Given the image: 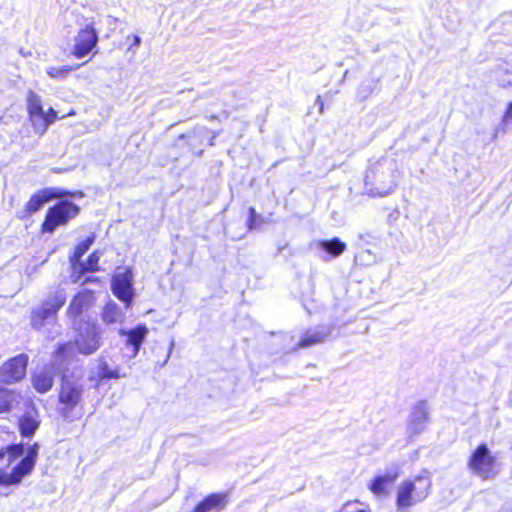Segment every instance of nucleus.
<instances>
[{"instance_id":"nucleus-6","label":"nucleus","mask_w":512,"mask_h":512,"mask_svg":"<svg viewBox=\"0 0 512 512\" xmlns=\"http://www.w3.org/2000/svg\"><path fill=\"white\" fill-rule=\"evenodd\" d=\"M39 445L33 444L29 446L26 455L13 467L11 472H4L0 470V484L1 485H15L22 481V479L29 475L35 467L38 456Z\"/></svg>"},{"instance_id":"nucleus-39","label":"nucleus","mask_w":512,"mask_h":512,"mask_svg":"<svg viewBox=\"0 0 512 512\" xmlns=\"http://www.w3.org/2000/svg\"><path fill=\"white\" fill-rule=\"evenodd\" d=\"M213 140H215V137H212V139H210V145H213Z\"/></svg>"},{"instance_id":"nucleus-30","label":"nucleus","mask_w":512,"mask_h":512,"mask_svg":"<svg viewBox=\"0 0 512 512\" xmlns=\"http://www.w3.org/2000/svg\"><path fill=\"white\" fill-rule=\"evenodd\" d=\"M100 379H117L120 377L117 370L110 369L106 362L101 361L97 371Z\"/></svg>"},{"instance_id":"nucleus-21","label":"nucleus","mask_w":512,"mask_h":512,"mask_svg":"<svg viewBox=\"0 0 512 512\" xmlns=\"http://www.w3.org/2000/svg\"><path fill=\"white\" fill-rule=\"evenodd\" d=\"M121 335H127V343L134 348L133 355L136 356L142 342L146 338L148 334V328L145 325H139L133 329H131L129 332H126L125 330L120 331Z\"/></svg>"},{"instance_id":"nucleus-35","label":"nucleus","mask_w":512,"mask_h":512,"mask_svg":"<svg viewBox=\"0 0 512 512\" xmlns=\"http://www.w3.org/2000/svg\"><path fill=\"white\" fill-rule=\"evenodd\" d=\"M249 213H250V218H256L257 215H256V211L253 207H250L249 208Z\"/></svg>"},{"instance_id":"nucleus-10","label":"nucleus","mask_w":512,"mask_h":512,"mask_svg":"<svg viewBox=\"0 0 512 512\" xmlns=\"http://www.w3.org/2000/svg\"><path fill=\"white\" fill-rule=\"evenodd\" d=\"M101 329L93 324L86 323L83 332L76 339V346L80 353L90 355L100 347Z\"/></svg>"},{"instance_id":"nucleus-34","label":"nucleus","mask_w":512,"mask_h":512,"mask_svg":"<svg viewBox=\"0 0 512 512\" xmlns=\"http://www.w3.org/2000/svg\"><path fill=\"white\" fill-rule=\"evenodd\" d=\"M256 227V218L249 219V229H254Z\"/></svg>"},{"instance_id":"nucleus-13","label":"nucleus","mask_w":512,"mask_h":512,"mask_svg":"<svg viewBox=\"0 0 512 512\" xmlns=\"http://www.w3.org/2000/svg\"><path fill=\"white\" fill-rule=\"evenodd\" d=\"M399 475V465L393 464L386 469L383 475L376 476L369 484V488L372 493L377 496L386 495L388 487L399 477Z\"/></svg>"},{"instance_id":"nucleus-4","label":"nucleus","mask_w":512,"mask_h":512,"mask_svg":"<svg viewBox=\"0 0 512 512\" xmlns=\"http://www.w3.org/2000/svg\"><path fill=\"white\" fill-rule=\"evenodd\" d=\"M72 351L73 346L70 343L60 345L54 355L53 365L39 369L33 374L32 384L37 392L46 393L52 388L56 371L62 370L64 360Z\"/></svg>"},{"instance_id":"nucleus-8","label":"nucleus","mask_w":512,"mask_h":512,"mask_svg":"<svg viewBox=\"0 0 512 512\" xmlns=\"http://www.w3.org/2000/svg\"><path fill=\"white\" fill-rule=\"evenodd\" d=\"M495 458L491 455L486 444L479 445L472 453L468 467L480 478L488 479L491 476Z\"/></svg>"},{"instance_id":"nucleus-37","label":"nucleus","mask_w":512,"mask_h":512,"mask_svg":"<svg viewBox=\"0 0 512 512\" xmlns=\"http://www.w3.org/2000/svg\"><path fill=\"white\" fill-rule=\"evenodd\" d=\"M213 140H215V137H212V139H210V145H213Z\"/></svg>"},{"instance_id":"nucleus-14","label":"nucleus","mask_w":512,"mask_h":512,"mask_svg":"<svg viewBox=\"0 0 512 512\" xmlns=\"http://www.w3.org/2000/svg\"><path fill=\"white\" fill-rule=\"evenodd\" d=\"M67 195V192L58 190L55 188H46L43 190H40L36 193H34L30 200L27 203V211L32 214L36 213L41 209V207L49 202L52 199L55 198H61L63 196Z\"/></svg>"},{"instance_id":"nucleus-3","label":"nucleus","mask_w":512,"mask_h":512,"mask_svg":"<svg viewBox=\"0 0 512 512\" xmlns=\"http://www.w3.org/2000/svg\"><path fill=\"white\" fill-rule=\"evenodd\" d=\"M66 302V291L57 288L50 292L47 298L31 311V326L41 330L45 325L53 323L57 319V313Z\"/></svg>"},{"instance_id":"nucleus-31","label":"nucleus","mask_w":512,"mask_h":512,"mask_svg":"<svg viewBox=\"0 0 512 512\" xmlns=\"http://www.w3.org/2000/svg\"><path fill=\"white\" fill-rule=\"evenodd\" d=\"M510 122H512V102L509 104V106L503 116V123L505 125H508Z\"/></svg>"},{"instance_id":"nucleus-15","label":"nucleus","mask_w":512,"mask_h":512,"mask_svg":"<svg viewBox=\"0 0 512 512\" xmlns=\"http://www.w3.org/2000/svg\"><path fill=\"white\" fill-rule=\"evenodd\" d=\"M427 422V404L425 402H420L414 407L410 415L407 432L411 435H418L425 429Z\"/></svg>"},{"instance_id":"nucleus-7","label":"nucleus","mask_w":512,"mask_h":512,"mask_svg":"<svg viewBox=\"0 0 512 512\" xmlns=\"http://www.w3.org/2000/svg\"><path fill=\"white\" fill-rule=\"evenodd\" d=\"M382 167L381 163H378L371 167L365 177V189L368 195L371 196H386L393 192L397 186L396 177L393 171L389 170V180L386 182L383 178L384 171L378 174L379 168Z\"/></svg>"},{"instance_id":"nucleus-17","label":"nucleus","mask_w":512,"mask_h":512,"mask_svg":"<svg viewBox=\"0 0 512 512\" xmlns=\"http://www.w3.org/2000/svg\"><path fill=\"white\" fill-rule=\"evenodd\" d=\"M331 333L332 328L330 326H319L316 329H310L303 335L298 347L307 348L323 343L330 337Z\"/></svg>"},{"instance_id":"nucleus-36","label":"nucleus","mask_w":512,"mask_h":512,"mask_svg":"<svg viewBox=\"0 0 512 512\" xmlns=\"http://www.w3.org/2000/svg\"><path fill=\"white\" fill-rule=\"evenodd\" d=\"M316 102H318V103L321 102V97L320 96L317 97Z\"/></svg>"},{"instance_id":"nucleus-19","label":"nucleus","mask_w":512,"mask_h":512,"mask_svg":"<svg viewBox=\"0 0 512 512\" xmlns=\"http://www.w3.org/2000/svg\"><path fill=\"white\" fill-rule=\"evenodd\" d=\"M226 504L227 500L225 494L213 493L198 503L193 512H209L215 509H222Z\"/></svg>"},{"instance_id":"nucleus-27","label":"nucleus","mask_w":512,"mask_h":512,"mask_svg":"<svg viewBox=\"0 0 512 512\" xmlns=\"http://www.w3.org/2000/svg\"><path fill=\"white\" fill-rule=\"evenodd\" d=\"M78 67H79V65H76V66L65 65V66H58V67L50 66L46 69V73L51 78L63 80L69 75L70 72L74 71Z\"/></svg>"},{"instance_id":"nucleus-9","label":"nucleus","mask_w":512,"mask_h":512,"mask_svg":"<svg viewBox=\"0 0 512 512\" xmlns=\"http://www.w3.org/2000/svg\"><path fill=\"white\" fill-rule=\"evenodd\" d=\"M132 282L133 275L130 269H126L123 272H118L112 278L111 288L113 294L119 300L124 302L126 309L130 308L132 299L134 297Z\"/></svg>"},{"instance_id":"nucleus-23","label":"nucleus","mask_w":512,"mask_h":512,"mask_svg":"<svg viewBox=\"0 0 512 512\" xmlns=\"http://www.w3.org/2000/svg\"><path fill=\"white\" fill-rule=\"evenodd\" d=\"M93 242H94L93 235L87 237L84 241L80 242L76 246L73 255L70 257V261H71L72 268H73V275H72L73 282L79 281V276H76L77 270H78L77 263L80 261L81 257L87 252V250L90 248V246L93 244Z\"/></svg>"},{"instance_id":"nucleus-32","label":"nucleus","mask_w":512,"mask_h":512,"mask_svg":"<svg viewBox=\"0 0 512 512\" xmlns=\"http://www.w3.org/2000/svg\"><path fill=\"white\" fill-rule=\"evenodd\" d=\"M173 347H174V340H172V341L170 342L169 350H168V354H167V356H166V359H165V361H164V364H166V363H167V361H168V359L170 358V355H171V352H172V350H173Z\"/></svg>"},{"instance_id":"nucleus-2","label":"nucleus","mask_w":512,"mask_h":512,"mask_svg":"<svg viewBox=\"0 0 512 512\" xmlns=\"http://www.w3.org/2000/svg\"><path fill=\"white\" fill-rule=\"evenodd\" d=\"M432 480L427 472L401 482L397 487V511L408 508L424 501L430 493Z\"/></svg>"},{"instance_id":"nucleus-11","label":"nucleus","mask_w":512,"mask_h":512,"mask_svg":"<svg viewBox=\"0 0 512 512\" xmlns=\"http://www.w3.org/2000/svg\"><path fill=\"white\" fill-rule=\"evenodd\" d=\"M27 364L28 356L25 354H20L5 362L0 369L2 380L6 383L20 381L26 374Z\"/></svg>"},{"instance_id":"nucleus-33","label":"nucleus","mask_w":512,"mask_h":512,"mask_svg":"<svg viewBox=\"0 0 512 512\" xmlns=\"http://www.w3.org/2000/svg\"><path fill=\"white\" fill-rule=\"evenodd\" d=\"M140 43H141V38L137 35H134L132 46H139Z\"/></svg>"},{"instance_id":"nucleus-29","label":"nucleus","mask_w":512,"mask_h":512,"mask_svg":"<svg viewBox=\"0 0 512 512\" xmlns=\"http://www.w3.org/2000/svg\"><path fill=\"white\" fill-rule=\"evenodd\" d=\"M57 119V112L53 108H49L46 112L43 111L42 115L40 116V123L44 125L43 130H34L37 134L43 135L48 127L53 124Z\"/></svg>"},{"instance_id":"nucleus-12","label":"nucleus","mask_w":512,"mask_h":512,"mask_svg":"<svg viewBox=\"0 0 512 512\" xmlns=\"http://www.w3.org/2000/svg\"><path fill=\"white\" fill-rule=\"evenodd\" d=\"M98 42V36L92 25H86L82 28L74 39L73 54L77 58H82L89 54Z\"/></svg>"},{"instance_id":"nucleus-1","label":"nucleus","mask_w":512,"mask_h":512,"mask_svg":"<svg viewBox=\"0 0 512 512\" xmlns=\"http://www.w3.org/2000/svg\"><path fill=\"white\" fill-rule=\"evenodd\" d=\"M84 386L81 382V376L69 377L66 370L63 371L62 381L59 390L60 415L69 421H74L81 416V408Z\"/></svg>"},{"instance_id":"nucleus-28","label":"nucleus","mask_w":512,"mask_h":512,"mask_svg":"<svg viewBox=\"0 0 512 512\" xmlns=\"http://www.w3.org/2000/svg\"><path fill=\"white\" fill-rule=\"evenodd\" d=\"M100 256L98 252H93L89 255L88 260L86 263L79 261L77 263L78 270L77 273H79V277L82 273L88 272V271H97L98 270V262H99Z\"/></svg>"},{"instance_id":"nucleus-26","label":"nucleus","mask_w":512,"mask_h":512,"mask_svg":"<svg viewBox=\"0 0 512 512\" xmlns=\"http://www.w3.org/2000/svg\"><path fill=\"white\" fill-rule=\"evenodd\" d=\"M24 454V447L22 444L9 445L0 450V460L7 457V465H11L16 459Z\"/></svg>"},{"instance_id":"nucleus-20","label":"nucleus","mask_w":512,"mask_h":512,"mask_svg":"<svg viewBox=\"0 0 512 512\" xmlns=\"http://www.w3.org/2000/svg\"><path fill=\"white\" fill-rule=\"evenodd\" d=\"M101 318L106 325L120 324L125 319V313L117 303L110 301L104 306Z\"/></svg>"},{"instance_id":"nucleus-18","label":"nucleus","mask_w":512,"mask_h":512,"mask_svg":"<svg viewBox=\"0 0 512 512\" xmlns=\"http://www.w3.org/2000/svg\"><path fill=\"white\" fill-rule=\"evenodd\" d=\"M93 300V295L90 291H83L78 293L71 301L67 314L71 318L79 316L84 309L88 308Z\"/></svg>"},{"instance_id":"nucleus-24","label":"nucleus","mask_w":512,"mask_h":512,"mask_svg":"<svg viewBox=\"0 0 512 512\" xmlns=\"http://www.w3.org/2000/svg\"><path fill=\"white\" fill-rule=\"evenodd\" d=\"M20 395L0 384V413L10 411L19 403Z\"/></svg>"},{"instance_id":"nucleus-38","label":"nucleus","mask_w":512,"mask_h":512,"mask_svg":"<svg viewBox=\"0 0 512 512\" xmlns=\"http://www.w3.org/2000/svg\"><path fill=\"white\" fill-rule=\"evenodd\" d=\"M213 140H215V137H212V139H210V145H213Z\"/></svg>"},{"instance_id":"nucleus-16","label":"nucleus","mask_w":512,"mask_h":512,"mask_svg":"<svg viewBox=\"0 0 512 512\" xmlns=\"http://www.w3.org/2000/svg\"><path fill=\"white\" fill-rule=\"evenodd\" d=\"M27 110L34 130H43L44 125L39 122L40 116L44 111L42 100L41 97L32 90H29L27 94Z\"/></svg>"},{"instance_id":"nucleus-22","label":"nucleus","mask_w":512,"mask_h":512,"mask_svg":"<svg viewBox=\"0 0 512 512\" xmlns=\"http://www.w3.org/2000/svg\"><path fill=\"white\" fill-rule=\"evenodd\" d=\"M316 248L323 250L332 257L340 256L346 249V244L339 238L335 237L331 240H320L313 243Z\"/></svg>"},{"instance_id":"nucleus-25","label":"nucleus","mask_w":512,"mask_h":512,"mask_svg":"<svg viewBox=\"0 0 512 512\" xmlns=\"http://www.w3.org/2000/svg\"><path fill=\"white\" fill-rule=\"evenodd\" d=\"M40 422L30 412L25 413L19 420V430L23 437H31L39 427Z\"/></svg>"},{"instance_id":"nucleus-5","label":"nucleus","mask_w":512,"mask_h":512,"mask_svg":"<svg viewBox=\"0 0 512 512\" xmlns=\"http://www.w3.org/2000/svg\"><path fill=\"white\" fill-rule=\"evenodd\" d=\"M79 207L70 201H59L47 211L41 230L44 233H53L57 227L67 224L70 219L79 213Z\"/></svg>"}]
</instances>
